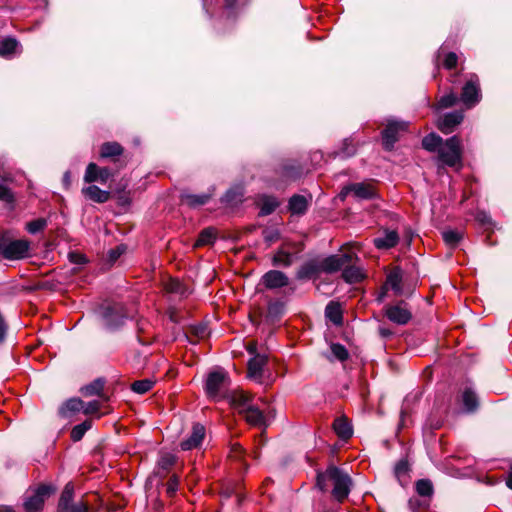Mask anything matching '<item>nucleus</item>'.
<instances>
[{"label": "nucleus", "mask_w": 512, "mask_h": 512, "mask_svg": "<svg viewBox=\"0 0 512 512\" xmlns=\"http://www.w3.org/2000/svg\"><path fill=\"white\" fill-rule=\"evenodd\" d=\"M351 478L347 473L337 467H329L324 473L317 476V486L325 491L332 486L333 497L342 502L350 493Z\"/></svg>", "instance_id": "obj_1"}, {"label": "nucleus", "mask_w": 512, "mask_h": 512, "mask_svg": "<svg viewBox=\"0 0 512 512\" xmlns=\"http://www.w3.org/2000/svg\"><path fill=\"white\" fill-rule=\"evenodd\" d=\"M359 249L357 244L346 243L341 247L339 254L331 255L322 260L320 262V268L326 273L343 271L351 263H357L359 261L357 256Z\"/></svg>", "instance_id": "obj_2"}, {"label": "nucleus", "mask_w": 512, "mask_h": 512, "mask_svg": "<svg viewBox=\"0 0 512 512\" xmlns=\"http://www.w3.org/2000/svg\"><path fill=\"white\" fill-rule=\"evenodd\" d=\"M438 158L442 164L455 167L461 164L462 145L458 136H452L439 147Z\"/></svg>", "instance_id": "obj_3"}, {"label": "nucleus", "mask_w": 512, "mask_h": 512, "mask_svg": "<svg viewBox=\"0 0 512 512\" xmlns=\"http://www.w3.org/2000/svg\"><path fill=\"white\" fill-rule=\"evenodd\" d=\"M29 247L30 244L27 240L6 241L0 239V254L8 260H19L27 257Z\"/></svg>", "instance_id": "obj_4"}, {"label": "nucleus", "mask_w": 512, "mask_h": 512, "mask_svg": "<svg viewBox=\"0 0 512 512\" xmlns=\"http://www.w3.org/2000/svg\"><path fill=\"white\" fill-rule=\"evenodd\" d=\"M481 98L479 78L477 75L471 74L462 88L460 100L469 109L477 105Z\"/></svg>", "instance_id": "obj_5"}, {"label": "nucleus", "mask_w": 512, "mask_h": 512, "mask_svg": "<svg viewBox=\"0 0 512 512\" xmlns=\"http://www.w3.org/2000/svg\"><path fill=\"white\" fill-rule=\"evenodd\" d=\"M228 384L229 378L224 370L212 371L207 376L205 390L209 397L217 398Z\"/></svg>", "instance_id": "obj_6"}, {"label": "nucleus", "mask_w": 512, "mask_h": 512, "mask_svg": "<svg viewBox=\"0 0 512 512\" xmlns=\"http://www.w3.org/2000/svg\"><path fill=\"white\" fill-rule=\"evenodd\" d=\"M385 316L397 325H406L412 318V313L408 304L400 301L394 305L385 307Z\"/></svg>", "instance_id": "obj_7"}, {"label": "nucleus", "mask_w": 512, "mask_h": 512, "mask_svg": "<svg viewBox=\"0 0 512 512\" xmlns=\"http://www.w3.org/2000/svg\"><path fill=\"white\" fill-rule=\"evenodd\" d=\"M408 123L403 121L390 120L382 132V143L386 150L390 151L398 141L400 132L406 131Z\"/></svg>", "instance_id": "obj_8"}, {"label": "nucleus", "mask_w": 512, "mask_h": 512, "mask_svg": "<svg viewBox=\"0 0 512 512\" xmlns=\"http://www.w3.org/2000/svg\"><path fill=\"white\" fill-rule=\"evenodd\" d=\"M55 489L50 485H41L37 488L33 495L29 496L25 502L24 507L27 512H38L42 509L44 501Z\"/></svg>", "instance_id": "obj_9"}, {"label": "nucleus", "mask_w": 512, "mask_h": 512, "mask_svg": "<svg viewBox=\"0 0 512 512\" xmlns=\"http://www.w3.org/2000/svg\"><path fill=\"white\" fill-rule=\"evenodd\" d=\"M112 176L111 170L107 167H99L95 163H89L84 174L86 183L100 182L105 184Z\"/></svg>", "instance_id": "obj_10"}, {"label": "nucleus", "mask_w": 512, "mask_h": 512, "mask_svg": "<svg viewBox=\"0 0 512 512\" xmlns=\"http://www.w3.org/2000/svg\"><path fill=\"white\" fill-rule=\"evenodd\" d=\"M227 398L229 403L241 414L253 405L252 396L243 390L232 391Z\"/></svg>", "instance_id": "obj_11"}, {"label": "nucleus", "mask_w": 512, "mask_h": 512, "mask_svg": "<svg viewBox=\"0 0 512 512\" xmlns=\"http://www.w3.org/2000/svg\"><path fill=\"white\" fill-rule=\"evenodd\" d=\"M205 437V427L199 423L192 427L191 435L180 443L181 449L184 451L198 448Z\"/></svg>", "instance_id": "obj_12"}, {"label": "nucleus", "mask_w": 512, "mask_h": 512, "mask_svg": "<svg viewBox=\"0 0 512 512\" xmlns=\"http://www.w3.org/2000/svg\"><path fill=\"white\" fill-rule=\"evenodd\" d=\"M262 283L268 289H276L287 286L289 279L279 270H270L262 276Z\"/></svg>", "instance_id": "obj_13"}, {"label": "nucleus", "mask_w": 512, "mask_h": 512, "mask_svg": "<svg viewBox=\"0 0 512 512\" xmlns=\"http://www.w3.org/2000/svg\"><path fill=\"white\" fill-rule=\"evenodd\" d=\"M464 118V115L460 111H455L444 115L438 122V129L444 134L451 133L454 128L459 125Z\"/></svg>", "instance_id": "obj_14"}, {"label": "nucleus", "mask_w": 512, "mask_h": 512, "mask_svg": "<svg viewBox=\"0 0 512 512\" xmlns=\"http://www.w3.org/2000/svg\"><path fill=\"white\" fill-rule=\"evenodd\" d=\"M349 192H353L355 197L359 199H371L375 196L373 186L365 183L351 184L342 190L341 195L345 196Z\"/></svg>", "instance_id": "obj_15"}, {"label": "nucleus", "mask_w": 512, "mask_h": 512, "mask_svg": "<svg viewBox=\"0 0 512 512\" xmlns=\"http://www.w3.org/2000/svg\"><path fill=\"white\" fill-rule=\"evenodd\" d=\"M399 242V235L395 230L385 229L383 235L376 237L373 244L377 249H390L395 247Z\"/></svg>", "instance_id": "obj_16"}, {"label": "nucleus", "mask_w": 512, "mask_h": 512, "mask_svg": "<svg viewBox=\"0 0 512 512\" xmlns=\"http://www.w3.org/2000/svg\"><path fill=\"white\" fill-rule=\"evenodd\" d=\"M82 194L95 203H105L110 199V192L102 190L96 185L82 188Z\"/></svg>", "instance_id": "obj_17"}, {"label": "nucleus", "mask_w": 512, "mask_h": 512, "mask_svg": "<svg viewBox=\"0 0 512 512\" xmlns=\"http://www.w3.org/2000/svg\"><path fill=\"white\" fill-rule=\"evenodd\" d=\"M266 362L267 357L265 355L255 354L248 362V376L250 378H260Z\"/></svg>", "instance_id": "obj_18"}, {"label": "nucleus", "mask_w": 512, "mask_h": 512, "mask_svg": "<svg viewBox=\"0 0 512 512\" xmlns=\"http://www.w3.org/2000/svg\"><path fill=\"white\" fill-rule=\"evenodd\" d=\"M245 420L252 426L262 427L266 425L263 412L254 404L242 413Z\"/></svg>", "instance_id": "obj_19"}, {"label": "nucleus", "mask_w": 512, "mask_h": 512, "mask_svg": "<svg viewBox=\"0 0 512 512\" xmlns=\"http://www.w3.org/2000/svg\"><path fill=\"white\" fill-rule=\"evenodd\" d=\"M83 408V401L80 398H71L67 400L60 408L59 414L64 417H70L72 414L81 411Z\"/></svg>", "instance_id": "obj_20"}, {"label": "nucleus", "mask_w": 512, "mask_h": 512, "mask_svg": "<svg viewBox=\"0 0 512 512\" xmlns=\"http://www.w3.org/2000/svg\"><path fill=\"white\" fill-rule=\"evenodd\" d=\"M342 278L347 283H358L364 278V274L356 263H351L342 271Z\"/></svg>", "instance_id": "obj_21"}, {"label": "nucleus", "mask_w": 512, "mask_h": 512, "mask_svg": "<svg viewBox=\"0 0 512 512\" xmlns=\"http://www.w3.org/2000/svg\"><path fill=\"white\" fill-rule=\"evenodd\" d=\"M325 316L335 325H341L343 321L342 310L339 303L329 302L325 308Z\"/></svg>", "instance_id": "obj_22"}, {"label": "nucleus", "mask_w": 512, "mask_h": 512, "mask_svg": "<svg viewBox=\"0 0 512 512\" xmlns=\"http://www.w3.org/2000/svg\"><path fill=\"white\" fill-rule=\"evenodd\" d=\"M211 198V194H183L181 199L182 202L189 207L196 208L206 204Z\"/></svg>", "instance_id": "obj_23"}, {"label": "nucleus", "mask_w": 512, "mask_h": 512, "mask_svg": "<svg viewBox=\"0 0 512 512\" xmlns=\"http://www.w3.org/2000/svg\"><path fill=\"white\" fill-rule=\"evenodd\" d=\"M73 495H74V486L72 483H67L64 487V490L61 493L58 509L59 512H63L67 510L68 507L73 504Z\"/></svg>", "instance_id": "obj_24"}, {"label": "nucleus", "mask_w": 512, "mask_h": 512, "mask_svg": "<svg viewBox=\"0 0 512 512\" xmlns=\"http://www.w3.org/2000/svg\"><path fill=\"white\" fill-rule=\"evenodd\" d=\"M402 272L399 268H394L389 272L386 279L385 287H390L396 294L402 292L401 289Z\"/></svg>", "instance_id": "obj_25"}, {"label": "nucleus", "mask_w": 512, "mask_h": 512, "mask_svg": "<svg viewBox=\"0 0 512 512\" xmlns=\"http://www.w3.org/2000/svg\"><path fill=\"white\" fill-rule=\"evenodd\" d=\"M308 201L306 197L301 195H294L289 200V210L292 214L302 215L306 212Z\"/></svg>", "instance_id": "obj_26"}, {"label": "nucleus", "mask_w": 512, "mask_h": 512, "mask_svg": "<svg viewBox=\"0 0 512 512\" xmlns=\"http://www.w3.org/2000/svg\"><path fill=\"white\" fill-rule=\"evenodd\" d=\"M333 428L341 439H348L352 436V428L346 418H337L333 423Z\"/></svg>", "instance_id": "obj_27"}, {"label": "nucleus", "mask_w": 512, "mask_h": 512, "mask_svg": "<svg viewBox=\"0 0 512 512\" xmlns=\"http://www.w3.org/2000/svg\"><path fill=\"white\" fill-rule=\"evenodd\" d=\"M123 153L122 146L117 142H105L100 148V156L102 158H113Z\"/></svg>", "instance_id": "obj_28"}, {"label": "nucleus", "mask_w": 512, "mask_h": 512, "mask_svg": "<svg viewBox=\"0 0 512 512\" xmlns=\"http://www.w3.org/2000/svg\"><path fill=\"white\" fill-rule=\"evenodd\" d=\"M20 44L15 38H5L0 41V55L3 57H10L17 53Z\"/></svg>", "instance_id": "obj_29"}, {"label": "nucleus", "mask_w": 512, "mask_h": 512, "mask_svg": "<svg viewBox=\"0 0 512 512\" xmlns=\"http://www.w3.org/2000/svg\"><path fill=\"white\" fill-rule=\"evenodd\" d=\"M319 272H323L320 268V263L308 262L301 266L297 273L299 279H309Z\"/></svg>", "instance_id": "obj_30"}, {"label": "nucleus", "mask_w": 512, "mask_h": 512, "mask_svg": "<svg viewBox=\"0 0 512 512\" xmlns=\"http://www.w3.org/2000/svg\"><path fill=\"white\" fill-rule=\"evenodd\" d=\"M462 402L467 412H474L478 408V397L471 389H465L462 394Z\"/></svg>", "instance_id": "obj_31"}, {"label": "nucleus", "mask_w": 512, "mask_h": 512, "mask_svg": "<svg viewBox=\"0 0 512 512\" xmlns=\"http://www.w3.org/2000/svg\"><path fill=\"white\" fill-rule=\"evenodd\" d=\"M444 143L443 139L435 134L431 133L425 136L422 140V146L424 149L430 152H438L439 147Z\"/></svg>", "instance_id": "obj_32"}, {"label": "nucleus", "mask_w": 512, "mask_h": 512, "mask_svg": "<svg viewBox=\"0 0 512 512\" xmlns=\"http://www.w3.org/2000/svg\"><path fill=\"white\" fill-rule=\"evenodd\" d=\"M103 388H104V381L101 379H96L92 383L82 387L81 393L85 397H90V396H95V395L101 396Z\"/></svg>", "instance_id": "obj_33"}, {"label": "nucleus", "mask_w": 512, "mask_h": 512, "mask_svg": "<svg viewBox=\"0 0 512 512\" xmlns=\"http://www.w3.org/2000/svg\"><path fill=\"white\" fill-rule=\"evenodd\" d=\"M293 254L286 251L284 248H280L273 257V264L275 266L288 267L293 263Z\"/></svg>", "instance_id": "obj_34"}, {"label": "nucleus", "mask_w": 512, "mask_h": 512, "mask_svg": "<svg viewBox=\"0 0 512 512\" xmlns=\"http://www.w3.org/2000/svg\"><path fill=\"white\" fill-rule=\"evenodd\" d=\"M279 203L276 198L271 196H264L260 201V212L261 216L270 215L278 207Z\"/></svg>", "instance_id": "obj_35"}, {"label": "nucleus", "mask_w": 512, "mask_h": 512, "mask_svg": "<svg viewBox=\"0 0 512 512\" xmlns=\"http://www.w3.org/2000/svg\"><path fill=\"white\" fill-rule=\"evenodd\" d=\"M442 237L446 245L455 248L463 238L462 232L453 229L442 231Z\"/></svg>", "instance_id": "obj_36"}, {"label": "nucleus", "mask_w": 512, "mask_h": 512, "mask_svg": "<svg viewBox=\"0 0 512 512\" xmlns=\"http://www.w3.org/2000/svg\"><path fill=\"white\" fill-rule=\"evenodd\" d=\"M215 240V232L211 228L204 229L195 242V247L212 244Z\"/></svg>", "instance_id": "obj_37"}, {"label": "nucleus", "mask_w": 512, "mask_h": 512, "mask_svg": "<svg viewBox=\"0 0 512 512\" xmlns=\"http://www.w3.org/2000/svg\"><path fill=\"white\" fill-rule=\"evenodd\" d=\"M416 492L423 497H429L433 493V485L430 480L421 479L416 482Z\"/></svg>", "instance_id": "obj_38"}, {"label": "nucleus", "mask_w": 512, "mask_h": 512, "mask_svg": "<svg viewBox=\"0 0 512 512\" xmlns=\"http://www.w3.org/2000/svg\"><path fill=\"white\" fill-rule=\"evenodd\" d=\"M176 457L171 453H162L157 462L158 469L167 472L175 463Z\"/></svg>", "instance_id": "obj_39"}, {"label": "nucleus", "mask_w": 512, "mask_h": 512, "mask_svg": "<svg viewBox=\"0 0 512 512\" xmlns=\"http://www.w3.org/2000/svg\"><path fill=\"white\" fill-rule=\"evenodd\" d=\"M154 383L155 382L151 379L138 380L131 385V389L135 393L144 394L153 387Z\"/></svg>", "instance_id": "obj_40"}, {"label": "nucleus", "mask_w": 512, "mask_h": 512, "mask_svg": "<svg viewBox=\"0 0 512 512\" xmlns=\"http://www.w3.org/2000/svg\"><path fill=\"white\" fill-rule=\"evenodd\" d=\"M330 348H331L332 355L334 356L335 359H337L341 362L348 359V357H349L348 350L342 344L333 343L330 346Z\"/></svg>", "instance_id": "obj_41"}, {"label": "nucleus", "mask_w": 512, "mask_h": 512, "mask_svg": "<svg viewBox=\"0 0 512 512\" xmlns=\"http://www.w3.org/2000/svg\"><path fill=\"white\" fill-rule=\"evenodd\" d=\"M47 226V220L44 218H38L33 221H30L26 225V229L31 234H36L42 230H44Z\"/></svg>", "instance_id": "obj_42"}, {"label": "nucleus", "mask_w": 512, "mask_h": 512, "mask_svg": "<svg viewBox=\"0 0 512 512\" xmlns=\"http://www.w3.org/2000/svg\"><path fill=\"white\" fill-rule=\"evenodd\" d=\"M458 102V97L455 93L451 92L447 95H444L439 100V107L440 108H449L455 105Z\"/></svg>", "instance_id": "obj_43"}, {"label": "nucleus", "mask_w": 512, "mask_h": 512, "mask_svg": "<svg viewBox=\"0 0 512 512\" xmlns=\"http://www.w3.org/2000/svg\"><path fill=\"white\" fill-rule=\"evenodd\" d=\"M101 408V403L97 400L90 401L88 403L83 402V408L82 411L86 415L95 414L97 413Z\"/></svg>", "instance_id": "obj_44"}, {"label": "nucleus", "mask_w": 512, "mask_h": 512, "mask_svg": "<svg viewBox=\"0 0 512 512\" xmlns=\"http://www.w3.org/2000/svg\"><path fill=\"white\" fill-rule=\"evenodd\" d=\"M0 200L8 204L14 202L13 192L2 184H0Z\"/></svg>", "instance_id": "obj_45"}, {"label": "nucleus", "mask_w": 512, "mask_h": 512, "mask_svg": "<svg viewBox=\"0 0 512 512\" xmlns=\"http://www.w3.org/2000/svg\"><path fill=\"white\" fill-rule=\"evenodd\" d=\"M457 62H458L457 55L454 52H449L448 54H446V56L444 58L443 66L446 69L450 70V69H453L456 67Z\"/></svg>", "instance_id": "obj_46"}, {"label": "nucleus", "mask_w": 512, "mask_h": 512, "mask_svg": "<svg viewBox=\"0 0 512 512\" xmlns=\"http://www.w3.org/2000/svg\"><path fill=\"white\" fill-rule=\"evenodd\" d=\"M63 512H88V505L83 501H79L71 504L68 509Z\"/></svg>", "instance_id": "obj_47"}, {"label": "nucleus", "mask_w": 512, "mask_h": 512, "mask_svg": "<svg viewBox=\"0 0 512 512\" xmlns=\"http://www.w3.org/2000/svg\"><path fill=\"white\" fill-rule=\"evenodd\" d=\"M356 152L355 146L352 143H348L347 141L344 142V147L342 151L340 152V155L343 157H349L354 155Z\"/></svg>", "instance_id": "obj_48"}, {"label": "nucleus", "mask_w": 512, "mask_h": 512, "mask_svg": "<svg viewBox=\"0 0 512 512\" xmlns=\"http://www.w3.org/2000/svg\"><path fill=\"white\" fill-rule=\"evenodd\" d=\"M125 248L123 245L117 246L115 249L109 251V259L111 262H115L124 252Z\"/></svg>", "instance_id": "obj_49"}, {"label": "nucleus", "mask_w": 512, "mask_h": 512, "mask_svg": "<svg viewBox=\"0 0 512 512\" xmlns=\"http://www.w3.org/2000/svg\"><path fill=\"white\" fill-rule=\"evenodd\" d=\"M241 198H242L241 194L230 190V191H227L223 200L227 203H232V202L241 201Z\"/></svg>", "instance_id": "obj_50"}, {"label": "nucleus", "mask_w": 512, "mask_h": 512, "mask_svg": "<svg viewBox=\"0 0 512 512\" xmlns=\"http://www.w3.org/2000/svg\"><path fill=\"white\" fill-rule=\"evenodd\" d=\"M84 434L85 433L76 425L72 428L71 439L75 442L80 441L83 438Z\"/></svg>", "instance_id": "obj_51"}, {"label": "nucleus", "mask_w": 512, "mask_h": 512, "mask_svg": "<svg viewBox=\"0 0 512 512\" xmlns=\"http://www.w3.org/2000/svg\"><path fill=\"white\" fill-rule=\"evenodd\" d=\"M70 261L76 264H82L85 263L86 258L84 255L78 254V253H70L69 254Z\"/></svg>", "instance_id": "obj_52"}, {"label": "nucleus", "mask_w": 512, "mask_h": 512, "mask_svg": "<svg viewBox=\"0 0 512 512\" xmlns=\"http://www.w3.org/2000/svg\"><path fill=\"white\" fill-rule=\"evenodd\" d=\"M7 330V325L3 319V317L0 315V342H2L5 338Z\"/></svg>", "instance_id": "obj_53"}, {"label": "nucleus", "mask_w": 512, "mask_h": 512, "mask_svg": "<svg viewBox=\"0 0 512 512\" xmlns=\"http://www.w3.org/2000/svg\"><path fill=\"white\" fill-rule=\"evenodd\" d=\"M177 485H178V480L176 477H173L169 480L168 482V492L169 493H174L177 489Z\"/></svg>", "instance_id": "obj_54"}, {"label": "nucleus", "mask_w": 512, "mask_h": 512, "mask_svg": "<svg viewBox=\"0 0 512 512\" xmlns=\"http://www.w3.org/2000/svg\"><path fill=\"white\" fill-rule=\"evenodd\" d=\"M180 287V283L178 280H171L170 283L167 286V289L170 292H178Z\"/></svg>", "instance_id": "obj_55"}, {"label": "nucleus", "mask_w": 512, "mask_h": 512, "mask_svg": "<svg viewBox=\"0 0 512 512\" xmlns=\"http://www.w3.org/2000/svg\"><path fill=\"white\" fill-rule=\"evenodd\" d=\"M84 433H86L92 427L91 420H85L81 424L77 425Z\"/></svg>", "instance_id": "obj_56"}, {"label": "nucleus", "mask_w": 512, "mask_h": 512, "mask_svg": "<svg viewBox=\"0 0 512 512\" xmlns=\"http://www.w3.org/2000/svg\"><path fill=\"white\" fill-rule=\"evenodd\" d=\"M84 433H86L92 427L91 420H85L81 424L77 425Z\"/></svg>", "instance_id": "obj_57"}, {"label": "nucleus", "mask_w": 512, "mask_h": 512, "mask_svg": "<svg viewBox=\"0 0 512 512\" xmlns=\"http://www.w3.org/2000/svg\"><path fill=\"white\" fill-rule=\"evenodd\" d=\"M195 334L201 338L205 337L207 335V327L206 326L196 327Z\"/></svg>", "instance_id": "obj_58"}, {"label": "nucleus", "mask_w": 512, "mask_h": 512, "mask_svg": "<svg viewBox=\"0 0 512 512\" xmlns=\"http://www.w3.org/2000/svg\"><path fill=\"white\" fill-rule=\"evenodd\" d=\"M226 7L233 8L238 4H244L245 0H224Z\"/></svg>", "instance_id": "obj_59"}, {"label": "nucleus", "mask_w": 512, "mask_h": 512, "mask_svg": "<svg viewBox=\"0 0 512 512\" xmlns=\"http://www.w3.org/2000/svg\"><path fill=\"white\" fill-rule=\"evenodd\" d=\"M379 333L384 338L390 337L392 335V331L390 329H388V328H385V327H380L379 328Z\"/></svg>", "instance_id": "obj_60"}, {"label": "nucleus", "mask_w": 512, "mask_h": 512, "mask_svg": "<svg viewBox=\"0 0 512 512\" xmlns=\"http://www.w3.org/2000/svg\"><path fill=\"white\" fill-rule=\"evenodd\" d=\"M232 452L235 454L234 457H237L241 454L242 448L239 444H235L232 446Z\"/></svg>", "instance_id": "obj_61"}, {"label": "nucleus", "mask_w": 512, "mask_h": 512, "mask_svg": "<svg viewBox=\"0 0 512 512\" xmlns=\"http://www.w3.org/2000/svg\"><path fill=\"white\" fill-rule=\"evenodd\" d=\"M256 350H257V347H256V344L255 343H249L248 346H247V351L252 354V355H255L257 354L256 353Z\"/></svg>", "instance_id": "obj_62"}, {"label": "nucleus", "mask_w": 512, "mask_h": 512, "mask_svg": "<svg viewBox=\"0 0 512 512\" xmlns=\"http://www.w3.org/2000/svg\"><path fill=\"white\" fill-rule=\"evenodd\" d=\"M70 180H71V174L69 171H67V172H65L64 177H63V182L66 187H68L70 185Z\"/></svg>", "instance_id": "obj_63"}, {"label": "nucleus", "mask_w": 512, "mask_h": 512, "mask_svg": "<svg viewBox=\"0 0 512 512\" xmlns=\"http://www.w3.org/2000/svg\"><path fill=\"white\" fill-rule=\"evenodd\" d=\"M506 485H507L510 489H512V465H511V471H510V473H509V475H508V478H507V480H506Z\"/></svg>", "instance_id": "obj_64"}]
</instances>
